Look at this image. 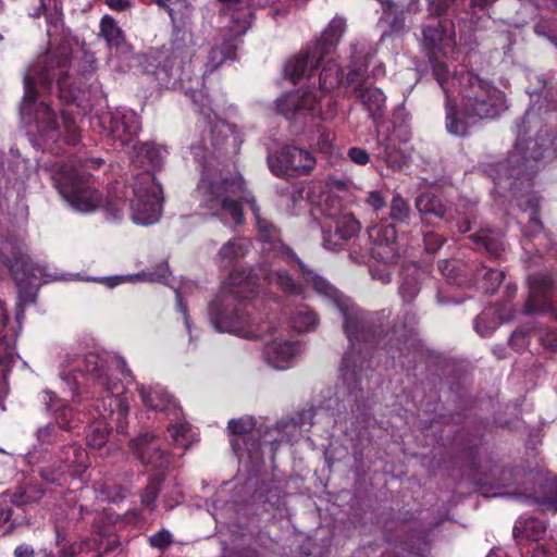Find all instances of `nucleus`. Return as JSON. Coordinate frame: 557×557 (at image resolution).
Here are the masks:
<instances>
[{"instance_id": "7", "label": "nucleus", "mask_w": 557, "mask_h": 557, "mask_svg": "<svg viewBox=\"0 0 557 557\" xmlns=\"http://www.w3.org/2000/svg\"><path fill=\"white\" fill-rule=\"evenodd\" d=\"M128 202L131 219L135 224L147 226L159 220L162 211V189L150 172L146 171L135 177Z\"/></svg>"}, {"instance_id": "35", "label": "nucleus", "mask_w": 557, "mask_h": 557, "mask_svg": "<svg viewBox=\"0 0 557 557\" xmlns=\"http://www.w3.org/2000/svg\"><path fill=\"white\" fill-rule=\"evenodd\" d=\"M256 421L250 416H245L239 419H232L228 421L227 429L234 436H244L255 429Z\"/></svg>"}, {"instance_id": "16", "label": "nucleus", "mask_w": 557, "mask_h": 557, "mask_svg": "<svg viewBox=\"0 0 557 557\" xmlns=\"http://www.w3.org/2000/svg\"><path fill=\"white\" fill-rule=\"evenodd\" d=\"M373 156L377 162H383L392 171H400L408 163L409 154L405 143L399 144L395 135L380 141Z\"/></svg>"}, {"instance_id": "55", "label": "nucleus", "mask_w": 557, "mask_h": 557, "mask_svg": "<svg viewBox=\"0 0 557 557\" xmlns=\"http://www.w3.org/2000/svg\"><path fill=\"white\" fill-rule=\"evenodd\" d=\"M82 550H83V543L73 544V545H71V547L69 549L62 548L61 556L62 557H73Z\"/></svg>"}, {"instance_id": "28", "label": "nucleus", "mask_w": 557, "mask_h": 557, "mask_svg": "<svg viewBox=\"0 0 557 557\" xmlns=\"http://www.w3.org/2000/svg\"><path fill=\"white\" fill-rule=\"evenodd\" d=\"M290 324L297 332H309L317 329L319 319L308 306L299 305L290 315Z\"/></svg>"}, {"instance_id": "12", "label": "nucleus", "mask_w": 557, "mask_h": 557, "mask_svg": "<svg viewBox=\"0 0 557 557\" xmlns=\"http://www.w3.org/2000/svg\"><path fill=\"white\" fill-rule=\"evenodd\" d=\"M108 135L122 146L129 144L140 131V121L137 113L128 109H119L103 114L99 119Z\"/></svg>"}, {"instance_id": "33", "label": "nucleus", "mask_w": 557, "mask_h": 557, "mask_svg": "<svg viewBox=\"0 0 557 557\" xmlns=\"http://www.w3.org/2000/svg\"><path fill=\"white\" fill-rule=\"evenodd\" d=\"M532 147H528V150L530 152L527 153V151L523 150L522 144L519 140L515 146V151L510 156V162H515V159L517 156H519L522 159V165L527 168L531 160L537 161L541 157H543V152L539 151L537 141H532Z\"/></svg>"}, {"instance_id": "4", "label": "nucleus", "mask_w": 557, "mask_h": 557, "mask_svg": "<svg viewBox=\"0 0 557 557\" xmlns=\"http://www.w3.org/2000/svg\"><path fill=\"white\" fill-rule=\"evenodd\" d=\"M87 373L89 380L99 385L106 393L100 408L99 404H94L96 413L89 412L95 421L88 426L86 435L87 444L91 447H102L108 440V425L107 419L115 422L116 431L123 433L126 429V416L128 412V401L124 396V385L122 382L113 381L108 375L107 370L102 363H99L97 356H90L87 360Z\"/></svg>"}, {"instance_id": "13", "label": "nucleus", "mask_w": 557, "mask_h": 557, "mask_svg": "<svg viewBox=\"0 0 557 557\" xmlns=\"http://www.w3.org/2000/svg\"><path fill=\"white\" fill-rule=\"evenodd\" d=\"M271 171L276 175L307 174L315 165L314 157L298 147H285L277 156L268 158Z\"/></svg>"}, {"instance_id": "48", "label": "nucleus", "mask_w": 557, "mask_h": 557, "mask_svg": "<svg viewBox=\"0 0 557 557\" xmlns=\"http://www.w3.org/2000/svg\"><path fill=\"white\" fill-rule=\"evenodd\" d=\"M424 243L429 251L435 252L442 246L443 240L437 234L430 233L425 235Z\"/></svg>"}, {"instance_id": "41", "label": "nucleus", "mask_w": 557, "mask_h": 557, "mask_svg": "<svg viewBox=\"0 0 557 557\" xmlns=\"http://www.w3.org/2000/svg\"><path fill=\"white\" fill-rule=\"evenodd\" d=\"M149 542L151 546L164 549L172 542V535L169 531L162 530L150 536Z\"/></svg>"}, {"instance_id": "6", "label": "nucleus", "mask_w": 557, "mask_h": 557, "mask_svg": "<svg viewBox=\"0 0 557 557\" xmlns=\"http://www.w3.org/2000/svg\"><path fill=\"white\" fill-rule=\"evenodd\" d=\"M52 177L60 195L73 210L90 213L100 207V193L72 164H57Z\"/></svg>"}, {"instance_id": "21", "label": "nucleus", "mask_w": 557, "mask_h": 557, "mask_svg": "<svg viewBox=\"0 0 557 557\" xmlns=\"http://www.w3.org/2000/svg\"><path fill=\"white\" fill-rule=\"evenodd\" d=\"M345 30L346 20L338 15L334 16L317 41V46L314 48L317 53L323 59L324 54H329L333 51L338 45Z\"/></svg>"}, {"instance_id": "45", "label": "nucleus", "mask_w": 557, "mask_h": 557, "mask_svg": "<svg viewBox=\"0 0 557 557\" xmlns=\"http://www.w3.org/2000/svg\"><path fill=\"white\" fill-rule=\"evenodd\" d=\"M333 139L334 136L330 132H324L319 136L318 139V147L321 152L329 153L332 150L333 147Z\"/></svg>"}, {"instance_id": "22", "label": "nucleus", "mask_w": 557, "mask_h": 557, "mask_svg": "<svg viewBox=\"0 0 557 557\" xmlns=\"http://www.w3.org/2000/svg\"><path fill=\"white\" fill-rule=\"evenodd\" d=\"M99 35L110 50L127 51L129 49L123 29L111 15H104L100 20Z\"/></svg>"}, {"instance_id": "39", "label": "nucleus", "mask_w": 557, "mask_h": 557, "mask_svg": "<svg viewBox=\"0 0 557 557\" xmlns=\"http://www.w3.org/2000/svg\"><path fill=\"white\" fill-rule=\"evenodd\" d=\"M410 213V208L406 200L399 195H395L391 203V218L398 222H405Z\"/></svg>"}, {"instance_id": "42", "label": "nucleus", "mask_w": 557, "mask_h": 557, "mask_svg": "<svg viewBox=\"0 0 557 557\" xmlns=\"http://www.w3.org/2000/svg\"><path fill=\"white\" fill-rule=\"evenodd\" d=\"M532 557H557V550L542 541L535 543L532 548Z\"/></svg>"}, {"instance_id": "20", "label": "nucleus", "mask_w": 557, "mask_h": 557, "mask_svg": "<svg viewBox=\"0 0 557 557\" xmlns=\"http://www.w3.org/2000/svg\"><path fill=\"white\" fill-rule=\"evenodd\" d=\"M345 30L346 20L338 15L334 16L317 41V46L314 48L317 53L323 59L324 54H329L333 51L338 45Z\"/></svg>"}, {"instance_id": "23", "label": "nucleus", "mask_w": 557, "mask_h": 557, "mask_svg": "<svg viewBox=\"0 0 557 557\" xmlns=\"http://www.w3.org/2000/svg\"><path fill=\"white\" fill-rule=\"evenodd\" d=\"M42 400L48 409L54 411L57 423L61 429L72 430L76 426L79 418H76L72 408L64 405L65 398H60L53 392L47 391L42 395Z\"/></svg>"}, {"instance_id": "19", "label": "nucleus", "mask_w": 557, "mask_h": 557, "mask_svg": "<svg viewBox=\"0 0 557 557\" xmlns=\"http://www.w3.org/2000/svg\"><path fill=\"white\" fill-rule=\"evenodd\" d=\"M546 524L534 517H520L513 527V535L519 544L525 542L539 543L545 540Z\"/></svg>"}, {"instance_id": "3", "label": "nucleus", "mask_w": 557, "mask_h": 557, "mask_svg": "<svg viewBox=\"0 0 557 557\" xmlns=\"http://www.w3.org/2000/svg\"><path fill=\"white\" fill-rule=\"evenodd\" d=\"M434 75L446 96V128L453 135L466 136L471 125L506 108L504 94L470 72L450 77L447 66L437 64Z\"/></svg>"}, {"instance_id": "63", "label": "nucleus", "mask_w": 557, "mask_h": 557, "mask_svg": "<svg viewBox=\"0 0 557 557\" xmlns=\"http://www.w3.org/2000/svg\"><path fill=\"white\" fill-rule=\"evenodd\" d=\"M495 0H472V7L478 9H485L491 5Z\"/></svg>"}, {"instance_id": "27", "label": "nucleus", "mask_w": 557, "mask_h": 557, "mask_svg": "<svg viewBox=\"0 0 557 557\" xmlns=\"http://www.w3.org/2000/svg\"><path fill=\"white\" fill-rule=\"evenodd\" d=\"M133 149L135 152V162L143 166L147 165L153 169L160 166L168 154L164 147L153 144L134 146Z\"/></svg>"}, {"instance_id": "36", "label": "nucleus", "mask_w": 557, "mask_h": 557, "mask_svg": "<svg viewBox=\"0 0 557 557\" xmlns=\"http://www.w3.org/2000/svg\"><path fill=\"white\" fill-rule=\"evenodd\" d=\"M79 375H82L81 371H77ZM60 382L63 387V393L69 394L71 397L77 396V375H76V369H66L63 368L62 372L60 373Z\"/></svg>"}, {"instance_id": "64", "label": "nucleus", "mask_w": 557, "mask_h": 557, "mask_svg": "<svg viewBox=\"0 0 557 557\" xmlns=\"http://www.w3.org/2000/svg\"><path fill=\"white\" fill-rule=\"evenodd\" d=\"M372 76L374 78H379V77H382L385 75V69L383 66V64H376L373 69H372V72H371Z\"/></svg>"}, {"instance_id": "38", "label": "nucleus", "mask_w": 557, "mask_h": 557, "mask_svg": "<svg viewBox=\"0 0 557 557\" xmlns=\"http://www.w3.org/2000/svg\"><path fill=\"white\" fill-rule=\"evenodd\" d=\"M235 49H236V45L234 44L233 40L226 41L224 44L223 49L213 48L209 54V64L212 67H216L224 60L232 58Z\"/></svg>"}, {"instance_id": "53", "label": "nucleus", "mask_w": 557, "mask_h": 557, "mask_svg": "<svg viewBox=\"0 0 557 557\" xmlns=\"http://www.w3.org/2000/svg\"><path fill=\"white\" fill-rule=\"evenodd\" d=\"M542 504L544 510L557 512V491L553 497H544Z\"/></svg>"}, {"instance_id": "11", "label": "nucleus", "mask_w": 557, "mask_h": 557, "mask_svg": "<svg viewBox=\"0 0 557 557\" xmlns=\"http://www.w3.org/2000/svg\"><path fill=\"white\" fill-rule=\"evenodd\" d=\"M422 46L428 51L433 67L443 64L438 57H448L455 50V28L449 20L433 18L423 27Z\"/></svg>"}, {"instance_id": "43", "label": "nucleus", "mask_w": 557, "mask_h": 557, "mask_svg": "<svg viewBox=\"0 0 557 557\" xmlns=\"http://www.w3.org/2000/svg\"><path fill=\"white\" fill-rule=\"evenodd\" d=\"M348 157L349 159L358 164V165H364L369 162V154L368 152L359 147H352L348 150Z\"/></svg>"}, {"instance_id": "5", "label": "nucleus", "mask_w": 557, "mask_h": 557, "mask_svg": "<svg viewBox=\"0 0 557 557\" xmlns=\"http://www.w3.org/2000/svg\"><path fill=\"white\" fill-rule=\"evenodd\" d=\"M342 78V71L336 62L329 61L319 75V89L310 92L299 91L284 95L277 100L280 112L288 119L297 120L307 115L320 120H331L336 114V101L331 91Z\"/></svg>"}, {"instance_id": "9", "label": "nucleus", "mask_w": 557, "mask_h": 557, "mask_svg": "<svg viewBox=\"0 0 557 557\" xmlns=\"http://www.w3.org/2000/svg\"><path fill=\"white\" fill-rule=\"evenodd\" d=\"M5 262L18 286L16 319L20 320L23 317L22 307L35 301L36 289L44 275V269L35 264L20 248L13 253L12 258H7Z\"/></svg>"}, {"instance_id": "26", "label": "nucleus", "mask_w": 557, "mask_h": 557, "mask_svg": "<svg viewBox=\"0 0 557 557\" xmlns=\"http://www.w3.org/2000/svg\"><path fill=\"white\" fill-rule=\"evenodd\" d=\"M251 247L247 238H234L225 243L218 255L221 267H230L238 259L244 258Z\"/></svg>"}, {"instance_id": "62", "label": "nucleus", "mask_w": 557, "mask_h": 557, "mask_svg": "<svg viewBox=\"0 0 557 557\" xmlns=\"http://www.w3.org/2000/svg\"><path fill=\"white\" fill-rule=\"evenodd\" d=\"M101 164H102V160L101 159H89V160L85 161L84 169L85 170L98 169V168L101 166Z\"/></svg>"}, {"instance_id": "1", "label": "nucleus", "mask_w": 557, "mask_h": 557, "mask_svg": "<svg viewBox=\"0 0 557 557\" xmlns=\"http://www.w3.org/2000/svg\"><path fill=\"white\" fill-rule=\"evenodd\" d=\"M198 194L202 206L225 223L240 224L243 222L242 205L243 202L249 205L264 242L262 249L268 253L269 259V265H260L258 273H252L251 270L248 272L246 270L235 271L223 283L221 294L209 309L210 320L218 331L234 333L245 338H259L265 334L273 335L276 330L272 321L258 324L249 323L246 305L242 300L248 298L252 293V287L260 280V275L263 281L275 285L288 295L305 296L304 288L294 283L283 271L282 267L287 265L290 270L299 273L319 295L329 298L339 310L350 344L355 345V342L360 341V337L363 336V319L360 310L327 281L308 270L295 253L277 238L273 225L261 218L260 209L252 195L246 189L242 177L227 181L213 166L207 164L201 171Z\"/></svg>"}, {"instance_id": "61", "label": "nucleus", "mask_w": 557, "mask_h": 557, "mask_svg": "<svg viewBox=\"0 0 557 557\" xmlns=\"http://www.w3.org/2000/svg\"><path fill=\"white\" fill-rule=\"evenodd\" d=\"M327 186L331 188L345 189L347 187V183L345 181L330 178L327 181Z\"/></svg>"}, {"instance_id": "10", "label": "nucleus", "mask_w": 557, "mask_h": 557, "mask_svg": "<svg viewBox=\"0 0 557 557\" xmlns=\"http://www.w3.org/2000/svg\"><path fill=\"white\" fill-rule=\"evenodd\" d=\"M325 219L334 223L335 234L323 232V246L326 249L335 250L341 247V240H348L357 235L361 228L360 223L351 213L343 212L342 202L338 198L326 197L321 207Z\"/></svg>"}, {"instance_id": "51", "label": "nucleus", "mask_w": 557, "mask_h": 557, "mask_svg": "<svg viewBox=\"0 0 557 557\" xmlns=\"http://www.w3.org/2000/svg\"><path fill=\"white\" fill-rule=\"evenodd\" d=\"M54 432V425L48 424L37 431V438L42 442H50L52 440V433Z\"/></svg>"}, {"instance_id": "58", "label": "nucleus", "mask_w": 557, "mask_h": 557, "mask_svg": "<svg viewBox=\"0 0 557 557\" xmlns=\"http://www.w3.org/2000/svg\"><path fill=\"white\" fill-rule=\"evenodd\" d=\"M474 238L481 242L491 253L497 255L496 250L492 247L491 237L488 235L475 236Z\"/></svg>"}, {"instance_id": "34", "label": "nucleus", "mask_w": 557, "mask_h": 557, "mask_svg": "<svg viewBox=\"0 0 557 557\" xmlns=\"http://www.w3.org/2000/svg\"><path fill=\"white\" fill-rule=\"evenodd\" d=\"M16 359L15 349L12 339L7 335L0 337V366L3 371H8Z\"/></svg>"}, {"instance_id": "37", "label": "nucleus", "mask_w": 557, "mask_h": 557, "mask_svg": "<svg viewBox=\"0 0 557 557\" xmlns=\"http://www.w3.org/2000/svg\"><path fill=\"white\" fill-rule=\"evenodd\" d=\"M159 7L164 8L173 22L181 18L187 11L188 4L186 0H157Z\"/></svg>"}, {"instance_id": "54", "label": "nucleus", "mask_w": 557, "mask_h": 557, "mask_svg": "<svg viewBox=\"0 0 557 557\" xmlns=\"http://www.w3.org/2000/svg\"><path fill=\"white\" fill-rule=\"evenodd\" d=\"M371 275L374 280H379L384 284L391 281V274L385 270L371 269Z\"/></svg>"}, {"instance_id": "25", "label": "nucleus", "mask_w": 557, "mask_h": 557, "mask_svg": "<svg viewBox=\"0 0 557 557\" xmlns=\"http://www.w3.org/2000/svg\"><path fill=\"white\" fill-rule=\"evenodd\" d=\"M138 392L143 404L152 410H170L175 409L176 404L171 399L168 392L159 385L138 387Z\"/></svg>"}, {"instance_id": "56", "label": "nucleus", "mask_w": 557, "mask_h": 557, "mask_svg": "<svg viewBox=\"0 0 557 557\" xmlns=\"http://www.w3.org/2000/svg\"><path fill=\"white\" fill-rule=\"evenodd\" d=\"M408 284L407 283H404L400 287V294L401 296L405 298V299H411L413 298L417 293H418V289L416 286H411V287H408L407 286Z\"/></svg>"}, {"instance_id": "49", "label": "nucleus", "mask_w": 557, "mask_h": 557, "mask_svg": "<svg viewBox=\"0 0 557 557\" xmlns=\"http://www.w3.org/2000/svg\"><path fill=\"white\" fill-rule=\"evenodd\" d=\"M157 493H158V490H157V486L153 485V484H150L147 486L144 495H143V503L148 507V508H153V505H154V500L157 498Z\"/></svg>"}, {"instance_id": "44", "label": "nucleus", "mask_w": 557, "mask_h": 557, "mask_svg": "<svg viewBox=\"0 0 557 557\" xmlns=\"http://www.w3.org/2000/svg\"><path fill=\"white\" fill-rule=\"evenodd\" d=\"M539 341L547 349H557V333L556 332H540L537 334Z\"/></svg>"}, {"instance_id": "47", "label": "nucleus", "mask_w": 557, "mask_h": 557, "mask_svg": "<svg viewBox=\"0 0 557 557\" xmlns=\"http://www.w3.org/2000/svg\"><path fill=\"white\" fill-rule=\"evenodd\" d=\"M366 202L375 211L382 209L385 206L384 198L377 191H370L366 198Z\"/></svg>"}, {"instance_id": "8", "label": "nucleus", "mask_w": 557, "mask_h": 557, "mask_svg": "<svg viewBox=\"0 0 557 557\" xmlns=\"http://www.w3.org/2000/svg\"><path fill=\"white\" fill-rule=\"evenodd\" d=\"M363 47L359 44H351L350 70L347 74V82L356 84L354 90L360 99L369 115L375 120L380 117L385 108L386 98L383 91L366 83V59L361 55Z\"/></svg>"}, {"instance_id": "32", "label": "nucleus", "mask_w": 557, "mask_h": 557, "mask_svg": "<svg viewBox=\"0 0 557 557\" xmlns=\"http://www.w3.org/2000/svg\"><path fill=\"white\" fill-rule=\"evenodd\" d=\"M357 360H359V356L354 352L345 354L341 366V376L344 383L350 384L357 381L359 369Z\"/></svg>"}, {"instance_id": "2", "label": "nucleus", "mask_w": 557, "mask_h": 557, "mask_svg": "<svg viewBox=\"0 0 557 557\" xmlns=\"http://www.w3.org/2000/svg\"><path fill=\"white\" fill-rule=\"evenodd\" d=\"M69 59L63 49L57 55L44 54L26 70L24 75V97L21 103V117L28 127V135L34 146L39 149L49 148L63 139L75 145L79 139V127L76 122L63 112L57 117L55 112L44 100L37 102L38 88L50 87L55 77L60 99L67 103L83 106L85 90L74 88L66 77Z\"/></svg>"}, {"instance_id": "30", "label": "nucleus", "mask_w": 557, "mask_h": 557, "mask_svg": "<svg viewBox=\"0 0 557 557\" xmlns=\"http://www.w3.org/2000/svg\"><path fill=\"white\" fill-rule=\"evenodd\" d=\"M478 275L481 277L480 288L485 293H494L504 278V272L497 269L482 268Z\"/></svg>"}, {"instance_id": "14", "label": "nucleus", "mask_w": 557, "mask_h": 557, "mask_svg": "<svg viewBox=\"0 0 557 557\" xmlns=\"http://www.w3.org/2000/svg\"><path fill=\"white\" fill-rule=\"evenodd\" d=\"M300 352L301 345L299 342L276 335L265 344L263 357L273 369L286 370L293 367Z\"/></svg>"}, {"instance_id": "40", "label": "nucleus", "mask_w": 557, "mask_h": 557, "mask_svg": "<svg viewBox=\"0 0 557 557\" xmlns=\"http://www.w3.org/2000/svg\"><path fill=\"white\" fill-rule=\"evenodd\" d=\"M137 280H152L150 275L146 273H138V274H128V275H115L110 277L101 278V282L104 283L108 287H115L117 285L128 283V282H135Z\"/></svg>"}, {"instance_id": "59", "label": "nucleus", "mask_w": 557, "mask_h": 557, "mask_svg": "<svg viewBox=\"0 0 557 557\" xmlns=\"http://www.w3.org/2000/svg\"><path fill=\"white\" fill-rule=\"evenodd\" d=\"M8 323V313L3 304L0 301V334L3 332Z\"/></svg>"}, {"instance_id": "17", "label": "nucleus", "mask_w": 557, "mask_h": 557, "mask_svg": "<svg viewBox=\"0 0 557 557\" xmlns=\"http://www.w3.org/2000/svg\"><path fill=\"white\" fill-rule=\"evenodd\" d=\"M190 97L195 102H200V114L203 116L205 122L209 125L212 145L219 147L230 139L235 143L234 128L232 125L227 124L223 120H218L215 122L211 120V109L207 108L205 103V101L208 100L207 95H205L202 91H193Z\"/></svg>"}, {"instance_id": "52", "label": "nucleus", "mask_w": 557, "mask_h": 557, "mask_svg": "<svg viewBox=\"0 0 557 557\" xmlns=\"http://www.w3.org/2000/svg\"><path fill=\"white\" fill-rule=\"evenodd\" d=\"M106 4L114 11H124L131 7L129 0H106Z\"/></svg>"}, {"instance_id": "15", "label": "nucleus", "mask_w": 557, "mask_h": 557, "mask_svg": "<svg viewBox=\"0 0 557 557\" xmlns=\"http://www.w3.org/2000/svg\"><path fill=\"white\" fill-rule=\"evenodd\" d=\"M369 238L373 242V257L384 264L393 263L397 260L398 248L395 244L396 230L391 224H376L368 230Z\"/></svg>"}, {"instance_id": "31", "label": "nucleus", "mask_w": 557, "mask_h": 557, "mask_svg": "<svg viewBox=\"0 0 557 557\" xmlns=\"http://www.w3.org/2000/svg\"><path fill=\"white\" fill-rule=\"evenodd\" d=\"M416 206L422 213H430L441 218L445 215V208L440 200L431 194H423L418 197Z\"/></svg>"}, {"instance_id": "29", "label": "nucleus", "mask_w": 557, "mask_h": 557, "mask_svg": "<svg viewBox=\"0 0 557 557\" xmlns=\"http://www.w3.org/2000/svg\"><path fill=\"white\" fill-rule=\"evenodd\" d=\"M173 444L181 448H188L196 440L197 434L188 423L181 422L169 428Z\"/></svg>"}, {"instance_id": "18", "label": "nucleus", "mask_w": 557, "mask_h": 557, "mask_svg": "<svg viewBox=\"0 0 557 557\" xmlns=\"http://www.w3.org/2000/svg\"><path fill=\"white\" fill-rule=\"evenodd\" d=\"M132 449L144 463L163 467L168 463L152 434H145L132 442Z\"/></svg>"}, {"instance_id": "24", "label": "nucleus", "mask_w": 557, "mask_h": 557, "mask_svg": "<svg viewBox=\"0 0 557 557\" xmlns=\"http://www.w3.org/2000/svg\"><path fill=\"white\" fill-rule=\"evenodd\" d=\"M321 61L322 58L315 50L302 55H296L286 62L284 73L293 83H297L307 75L309 67L312 70V67L319 65Z\"/></svg>"}, {"instance_id": "50", "label": "nucleus", "mask_w": 557, "mask_h": 557, "mask_svg": "<svg viewBox=\"0 0 557 557\" xmlns=\"http://www.w3.org/2000/svg\"><path fill=\"white\" fill-rule=\"evenodd\" d=\"M14 557H35V549L32 545L28 544H20L15 547L13 552Z\"/></svg>"}, {"instance_id": "46", "label": "nucleus", "mask_w": 557, "mask_h": 557, "mask_svg": "<svg viewBox=\"0 0 557 557\" xmlns=\"http://www.w3.org/2000/svg\"><path fill=\"white\" fill-rule=\"evenodd\" d=\"M454 0H432L430 2V12L441 16L451 5Z\"/></svg>"}, {"instance_id": "60", "label": "nucleus", "mask_w": 557, "mask_h": 557, "mask_svg": "<svg viewBox=\"0 0 557 557\" xmlns=\"http://www.w3.org/2000/svg\"><path fill=\"white\" fill-rule=\"evenodd\" d=\"M12 516V510L9 508H0V528L5 524Z\"/></svg>"}, {"instance_id": "57", "label": "nucleus", "mask_w": 557, "mask_h": 557, "mask_svg": "<svg viewBox=\"0 0 557 557\" xmlns=\"http://www.w3.org/2000/svg\"><path fill=\"white\" fill-rule=\"evenodd\" d=\"M236 25L232 28V30L235 33L236 36H242L245 34L247 28L249 27V21L243 20V21H236Z\"/></svg>"}]
</instances>
